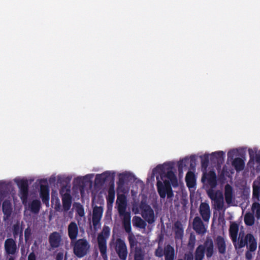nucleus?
<instances>
[{
	"mask_svg": "<svg viewBox=\"0 0 260 260\" xmlns=\"http://www.w3.org/2000/svg\"><path fill=\"white\" fill-rule=\"evenodd\" d=\"M115 250L121 260H126L127 256V249L124 240L117 238L115 242Z\"/></svg>",
	"mask_w": 260,
	"mask_h": 260,
	"instance_id": "0eeeda50",
	"label": "nucleus"
},
{
	"mask_svg": "<svg viewBox=\"0 0 260 260\" xmlns=\"http://www.w3.org/2000/svg\"><path fill=\"white\" fill-rule=\"evenodd\" d=\"M40 196L43 204L49 205V188L48 185H40Z\"/></svg>",
	"mask_w": 260,
	"mask_h": 260,
	"instance_id": "f8f14e48",
	"label": "nucleus"
},
{
	"mask_svg": "<svg viewBox=\"0 0 260 260\" xmlns=\"http://www.w3.org/2000/svg\"><path fill=\"white\" fill-rule=\"evenodd\" d=\"M237 151L235 149L229 151L228 153V158L229 160L234 159V157L236 155Z\"/></svg>",
	"mask_w": 260,
	"mask_h": 260,
	"instance_id": "09e8293b",
	"label": "nucleus"
},
{
	"mask_svg": "<svg viewBox=\"0 0 260 260\" xmlns=\"http://www.w3.org/2000/svg\"><path fill=\"white\" fill-rule=\"evenodd\" d=\"M178 260H183V259H178Z\"/></svg>",
	"mask_w": 260,
	"mask_h": 260,
	"instance_id": "e2e57ef3",
	"label": "nucleus"
},
{
	"mask_svg": "<svg viewBox=\"0 0 260 260\" xmlns=\"http://www.w3.org/2000/svg\"><path fill=\"white\" fill-rule=\"evenodd\" d=\"M244 220L245 224L248 226H251L254 223V217L253 214L248 212L244 216Z\"/></svg>",
	"mask_w": 260,
	"mask_h": 260,
	"instance_id": "72a5a7b5",
	"label": "nucleus"
},
{
	"mask_svg": "<svg viewBox=\"0 0 260 260\" xmlns=\"http://www.w3.org/2000/svg\"><path fill=\"white\" fill-rule=\"evenodd\" d=\"M140 208L142 211V216L149 223L152 224L155 221L154 213L151 207L146 204H142Z\"/></svg>",
	"mask_w": 260,
	"mask_h": 260,
	"instance_id": "423d86ee",
	"label": "nucleus"
},
{
	"mask_svg": "<svg viewBox=\"0 0 260 260\" xmlns=\"http://www.w3.org/2000/svg\"><path fill=\"white\" fill-rule=\"evenodd\" d=\"M4 248L7 254H15L17 251V245L15 241L12 238L7 239L5 241Z\"/></svg>",
	"mask_w": 260,
	"mask_h": 260,
	"instance_id": "1a4fd4ad",
	"label": "nucleus"
},
{
	"mask_svg": "<svg viewBox=\"0 0 260 260\" xmlns=\"http://www.w3.org/2000/svg\"><path fill=\"white\" fill-rule=\"evenodd\" d=\"M190 167L191 169H193L196 167V159L194 155H191L189 159Z\"/></svg>",
	"mask_w": 260,
	"mask_h": 260,
	"instance_id": "de8ad7c7",
	"label": "nucleus"
},
{
	"mask_svg": "<svg viewBox=\"0 0 260 260\" xmlns=\"http://www.w3.org/2000/svg\"><path fill=\"white\" fill-rule=\"evenodd\" d=\"M5 185V183L2 181H0V193H2L3 191V189L4 188V186Z\"/></svg>",
	"mask_w": 260,
	"mask_h": 260,
	"instance_id": "13d9d810",
	"label": "nucleus"
},
{
	"mask_svg": "<svg viewBox=\"0 0 260 260\" xmlns=\"http://www.w3.org/2000/svg\"><path fill=\"white\" fill-rule=\"evenodd\" d=\"M103 208L101 207L95 206L93 209L92 224L94 229L100 224L102 216Z\"/></svg>",
	"mask_w": 260,
	"mask_h": 260,
	"instance_id": "9b49d317",
	"label": "nucleus"
},
{
	"mask_svg": "<svg viewBox=\"0 0 260 260\" xmlns=\"http://www.w3.org/2000/svg\"><path fill=\"white\" fill-rule=\"evenodd\" d=\"M8 260H15L14 259V258L11 256L9 258Z\"/></svg>",
	"mask_w": 260,
	"mask_h": 260,
	"instance_id": "052dcab7",
	"label": "nucleus"
},
{
	"mask_svg": "<svg viewBox=\"0 0 260 260\" xmlns=\"http://www.w3.org/2000/svg\"><path fill=\"white\" fill-rule=\"evenodd\" d=\"M199 213L205 222H208L211 216L209 205L206 202H202L199 207Z\"/></svg>",
	"mask_w": 260,
	"mask_h": 260,
	"instance_id": "6e6552de",
	"label": "nucleus"
},
{
	"mask_svg": "<svg viewBox=\"0 0 260 260\" xmlns=\"http://www.w3.org/2000/svg\"><path fill=\"white\" fill-rule=\"evenodd\" d=\"M165 260H174L175 250L173 247L168 244L164 248V255Z\"/></svg>",
	"mask_w": 260,
	"mask_h": 260,
	"instance_id": "393cba45",
	"label": "nucleus"
},
{
	"mask_svg": "<svg viewBox=\"0 0 260 260\" xmlns=\"http://www.w3.org/2000/svg\"><path fill=\"white\" fill-rule=\"evenodd\" d=\"M63 253L62 252H58L56 256L55 259L56 260H63Z\"/></svg>",
	"mask_w": 260,
	"mask_h": 260,
	"instance_id": "6e6d98bb",
	"label": "nucleus"
},
{
	"mask_svg": "<svg viewBox=\"0 0 260 260\" xmlns=\"http://www.w3.org/2000/svg\"><path fill=\"white\" fill-rule=\"evenodd\" d=\"M232 166L238 172L243 170L244 168L245 163L244 160L239 157L236 158L232 161Z\"/></svg>",
	"mask_w": 260,
	"mask_h": 260,
	"instance_id": "c85d7f7f",
	"label": "nucleus"
},
{
	"mask_svg": "<svg viewBox=\"0 0 260 260\" xmlns=\"http://www.w3.org/2000/svg\"><path fill=\"white\" fill-rule=\"evenodd\" d=\"M208 183L212 188L217 185V177L214 171H211L208 174Z\"/></svg>",
	"mask_w": 260,
	"mask_h": 260,
	"instance_id": "2f4dec72",
	"label": "nucleus"
},
{
	"mask_svg": "<svg viewBox=\"0 0 260 260\" xmlns=\"http://www.w3.org/2000/svg\"><path fill=\"white\" fill-rule=\"evenodd\" d=\"M13 233L14 237L20 235V237L22 236V229H20L18 224H15L13 226Z\"/></svg>",
	"mask_w": 260,
	"mask_h": 260,
	"instance_id": "a19ab883",
	"label": "nucleus"
},
{
	"mask_svg": "<svg viewBox=\"0 0 260 260\" xmlns=\"http://www.w3.org/2000/svg\"><path fill=\"white\" fill-rule=\"evenodd\" d=\"M205 252L208 258L211 257L213 255L214 243L210 238H207L203 245L201 244L197 247L194 253L195 260H203Z\"/></svg>",
	"mask_w": 260,
	"mask_h": 260,
	"instance_id": "f03ea898",
	"label": "nucleus"
},
{
	"mask_svg": "<svg viewBox=\"0 0 260 260\" xmlns=\"http://www.w3.org/2000/svg\"><path fill=\"white\" fill-rule=\"evenodd\" d=\"M248 152H249L250 157L251 158H253L254 157V151L251 149H249Z\"/></svg>",
	"mask_w": 260,
	"mask_h": 260,
	"instance_id": "4d7b16f0",
	"label": "nucleus"
},
{
	"mask_svg": "<svg viewBox=\"0 0 260 260\" xmlns=\"http://www.w3.org/2000/svg\"><path fill=\"white\" fill-rule=\"evenodd\" d=\"M252 252L249 249L245 253V257L247 260H251L252 258Z\"/></svg>",
	"mask_w": 260,
	"mask_h": 260,
	"instance_id": "864d4df0",
	"label": "nucleus"
},
{
	"mask_svg": "<svg viewBox=\"0 0 260 260\" xmlns=\"http://www.w3.org/2000/svg\"><path fill=\"white\" fill-rule=\"evenodd\" d=\"M154 255L155 256L158 257H162L164 255V249L158 245L157 248L155 249L154 252Z\"/></svg>",
	"mask_w": 260,
	"mask_h": 260,
	"instance_id": "c03bdc74",
	"label": "nucleus"
},
{
	"mask_svg": "<svg viewBox=\"0 0 260 260\" xmlns=\"http://www.w3.org/2000/svg\"><path fill=\"white\" fill-rule=\"evenodd\" d=\"M202 167L206 168L209 164V155L205 154L201 156Z\"/></svg>",
	"mask_w": 260,
	"mask_h": 260,
	"instance_id": "79ce46f5",
	"label": "nucleus"
},
{
	"mask_svg": "<svg viewBox=\"0 0 260 260\" xmlns=\"http://www.w3.org/2000/svg\"><path fill=\"white\" fill-rule=\"evenodd\" d=\"M110 234V229L109 227L104 225L102 232L98 235L97 238L99 250L104 259L107 258V240L109 238Z\"/></svg>",
	"mask_w": 260,
	"mask_h": 260,
	"instance_id": "7ed1b4c3",
	"label": "nucleus"
},
{
	"mask_svg": "<svg viewBox=\"0 0 260 260\" xmlns=\"http://www.w3.org/2000/svg\"><path fill=\"white\" fill-rule=\"evenodd\" d=\"M185 260H193V255L192 252H190L188 253L185 254Z\"/></svg>",
	"mask_w": 260,
	"mask_h": 260,
	"instance_id": "603ef678",
	"label": "nucleus"
},
{
	"mask_svg": "<svg viewBox=\"0 0 260 260\" xmlns=\"http://www.w3.org/2000/svg\"><path fill=\"white\" fill-rule=\"evenodd\" d=\"M2 210L5 217L8 219L11 216L12 212V205L9 201L5 200L3 202Z\"/></svg>",
	"mask_w": 260,
	"mask_h": 260,
	"instance_id": "b1692460",
	"label": "nucleus"
},
{
	"mask_svg": "<svg viewBox=\"0 0 260 260\" xmlns=\"http://www.w3.org/2000/svg\"><path fill=\"white\" fill-rule=\"evenodd\" d=\"M247 247L251 251H255L257 248V242L254 236L250 234L246 235Z\"/></svg>",
	"mask_w": 260,
	"mask_h": 260,
	"instance_id": "aec40b11",
	"label": "nucleus"
},
{
	"mask_svg": "<svg viewBox=\"0 0 260 260\" xmlns=\"http://www.w3.org/2000/svg\"><path fill=\"white\" fill-rule=\"evenodd\" d=\"M71 245L73 247L74 254L79 258L85 256L89 251L90 245L85 239H79Z\"/></svg>",
	"mask_w": 260,
	"mask_h": 260,
	"instance_id": "20e7f679",
	"label": "nucleus"
},
{
	"mask_svg": "<svg viewBox=\"0 0 260 260\" xmlns=\"http://www.w3.org/2000/svg\"><path fill=\"white\" fill-rule=\"evenodd\" d=\"M253 212H255V216L257 219L260 218V204L257 202L253 203L251 207Z\"/></svg>",
	"mask_w": 260,
	"mask_h": 260,
	"instance_id": "58836bf2",
	"label": "nucleus"
},
{
	"mask_svg": "<svg viewBox=\"0 0 260 260\" xmlns=\"http://www.w3.org/2000/svg\"><path fill=\"white\" fill-rule=\"evenodd\" d=\"M175 238L181 240L183 237L184 231L182 223L177 221L174 223Z\"/></svg>",
	"mask_w": 260,
	"mask_h": 260,
	"instance_id": "5701e85b",
	"label": "nucleus"
},
{
	"mask_svg": "<svg viewBox=\"0 0 260 260\" xmlns=\"http://www.w3.org/2000/svg\"><path fill=\"white\" fill-rule=\"evenodd\" d=\"M19 188V197L23 205L27 202L28 196V182L26 179H21L17 182Z\"/></svg>",
	"mask_w": 260,
	"mask_h": 260,
	"instance_id": "39448f33",
	"label": "nucleus"
},
{
	"mask_svg": "<svg viewBox=\"0 0 260 260\" xmlns=\"http://www.w3.org/2000/svg\"><path fill=\"white\" fill-rule=\"evenodd\" d=\"M74 182L76 185L80 186L83 183V181L81 177H77L74 179Z\"/></svg>",
	"mask_w": 260,
	"mask_h": 260,
	"instance_id": "3c124183",
	"label": "nucleus"
},
{
	"mask_svg": "<svg viewBox=\"0 0 260 260\" xmlns=\"http://www.w3.org/2000/svg\"><path fill=\"white\" fill-rule=\"evenodd\" d=\"M238 230L239 228L237 223H233L231 224L229 229L230 235L235 248H237V245L235 243L237 242Z\"/></svg>",
	"mask_w": 260,
	"mask_h": 260,
	"instance_id": "4be33fe9",
	"label": "nucleus"
},
{
	"mask_svg": "<svg viewBox=\"0 0 260 260\" xmlns=\"http://www.w3.org/2000/svg\"><path fill=\"white\" fill-rule=\"evenodd\" d=\"M60 205L59 201H58L57 204H56V205H55V209L56 211H58V209H60Z\"/></svg>",
	"mask_w": 260,
	"mask_h": 260,
	"instance_id": "bf43d9fd",
	"label": "nucleus"
},
{
	"mask_svg": "<svg viewBox=\"0 0 260 260\" xmlns=\"http://www.w3.org/2000/svg\"><path fill=\"white\" fill-rule=\"evenodd\" d=\"M121 216H123L122 219V225L125 231L131 234L132 232V227L131 223V213L129 212H126L122 214Z\"/></svg>",
	"mask_w": 260,
	"mask_h": 260,
	"instance_id": "a211bd4d",
	"label": "nucleus"
},
{
	"mask_svg": "<svg viewBox=\"0 0 260 260\" xmlns=\"http://www.w3.org/2000/svg\"><path fill=\"white\" fill-rule=\"evenodd\" d=\"M63 209L64 211H69L72 205V197L69 193H64L62 197Z\"/></svg>",
	"mask_w": 260,
	"mask_h": 260,
	"instance_id": "a878e982",
	"label": "nucleus"
},
{
	"mask_svg": "<svg viewBox=\"0 0 260 260\" xmlns=\"http://www.w3.org/2000/svg\"><path fill=\"white\" fill-rule=\"evenodd\" d=\"M28 260H37L36 255L34 252H31L29 254Z\"/></svg>",
	"mask_w": 260,
	"mask_h": 260,
	"instance_id": "5fc2aeb1",
	"label": "nucleus"
},
{
	"mask_svg": "<svg viewBox=\"0 0 260 260\" xmlns=\"http://www.w3.org/2000/svg\"><path fill=\"white\" fill-rule=\"evenodd\" d=\"M214 242L219 253L221 254H225L226 245L224 238L221 236H217L214 239Z\"/></svg>",
	"mask_w": 260,
	"mask_h": 260,
	"instance_id": "2eb2a0df",
	"label": "nucleus"
},
{
	"mask_svg": "<svg viewBox=\"0 0 260 260\" xmlns=\"http://www.w3.org/2000/svg\"><path fill=\"white\" fill-rule=\"evenodd\" d=\"M224 197L226 203L230 204L232 203L234 199V192L233 187L229 184L224 187Z\"/></svg>",
	"mask_w": 260,
	"mask_h": 260,
	"instance_id": "412c9836",
	"label": "nucleus"
},
{
	"mask_svg": "<svg viewBox=\"0 0 260 260\" xmlns=\"http://www.w3.org/2000/svg\"><path fill=\"white\" fill-rule=\"evenodd\" d=\"M235 243L237 245V248H238L239 249H240L245 247V246H247V240H246V236L244 238H240L238 243H236V242Z\"/></svg>",
	"mask_w": 260,
	"mask_h": 260,
	"instance_id": "37998d69",
	"label": "nucleus"
},
{
	"mask_svg": "<svg viewBox=\"0 0 260 260\" xmlns=\"http://www.w3.org/2000/svg\"><path fill=\"white\" fill-rule=\"evenodd\" d=\"M115 191L114 189V184H111L108 190V196L107 197V201L108 203L112 204L115 199Z\"/></svg>",
	"mask_w": 260,
	"mask_h": 260,
	"instance_id": "473e14b6",
	"label": "nucleus"
},
{
	"mask_svg": "<svg viewBox=\"0 0 260 260\" xmlns=\"http://www.w3.org/2000/svg\"><path fill=\"white\" fill-rule=\"evenodd\" d=\"M61 236L57 232L51 233L49 237V242L52 248H58L61 244Z\"/></svg>",
	"mask_w": 260,
	"mask_h": 260,
	"instance_id": "9d476101",
	"label": "nucleus"
},
{
	"mask_svg": "<svg viewBox=\"0 0 260 260\" xmlns=\"http://www.w3.org/2000/svg\"><path fill=\"white\" fill-rule=\"evenodd\" d=\"M133 226L140 229H145L147 225L146 222L140 217L135 216L133 218Z\"/></svg>",
	"mask_w": 260,
	"mask_h": 260,
	"instance_id": "7c9ffc66",
	"label": "nucleus"
},
{
	"mask_svg": "<svg viewBox=\"0 0 260 260\" xmlns=\"http://www.w3.org/2000/svg\"><path fill=\"white\" fill-rule=\"evenodd\" d=\"M193 229L197 233L201 234H204L206 232V229L204 223L199 216H196L193 220Z\"/></svg>",
	"mask_w": 260,
	"mask_h": 260,
	"instance_id": "dca6fc26",
	"label": "nucleus"
},
{
	"mask_svg": "<svg viewBox=\"0 0 260 260\" xmlns=\"http://www.w3.org/2000/svg\"><path fill=\"white\" fill-rule=\"evenodd\" d=\"M214 205L218 210H221L223 207V197L222 193H219L218 198L213 200Z\"/></svg>",
	"mask_w": 260,
	"mask_h": 260,
	"instance_id": "f704fd0d",
	"label": "nucleus"
},
{
	"mask_svg": "<svg viewBox=\"0 0 260 260\" xmlns=\"http://www.w3.org/2000/svg\"><path fill=\"white\" fill-rule=\"evenodd\" d=\"M259 188L254 187L253 189V197H255L259 201Z\"/></svg>",
	"mask_w": 260,
	"mask_h": 260,
	"instance_id": "8fccbe9b",
	"label": "nucleus"
},
{
	"mask_svg": "<svg viewBox=\"0 0 260 260\" xmlns=\"http://www.w3.org/2000/svg\"><path fill=\"white\" fill-rule=\"evenodd\" d=\"M189 163V159L188 158H184L180 160L178 163V169L179 173L180 174L183 171V169L187 166Z\"/></svg>",
	"mask_w": 260,
	"mask_h": 260,
	"instance_id": "4c0bfd02",
	"label": "nucleus"
},
{
	"mask_svg": "<svg viewBox=\"0 0 260 260\" xmlns=\"http://www.w3.org/2000/svg\"><path fill=\"white\" fill-rule=\"evenodd\" d=\"M128 240L130 248L131 250H134V249L138 246V242L135 236L133 234H131L128 235Z\"/></svg>",
	"mask_w": 260,
	"mask_h": 260,
	"instance_id": "e433bc0d",
	"label": "nucleus"
},
{
	"mask_svg": "<svg viewBox=\"0 0 260 260\" xmlns=\"http://www.w3.org/2000/svg\"><path fill=\"white\" fill-rule=\"evenodd\" d=\"M41 208V201L39 200H34L28 204V209L34 214H38Z\"/></svg>",
	"mask_w": 260,
	"mask_h": 260,
	"instance_id": "bb28decb",
	"label": "nucleus"
},
{
	"mask_svg": "<svg viewBox=\"0 0 260 260\" xmlns=\"http://www.w3.org/2000/svg\"><path fill=\"white\" fill-rule=\"evenodd\" d=\"M111 177V173L109 171L104 172L101 174H98L95 178V184L96 185H103Z\"/></svg>",
	"mask_w": 260,
	"mask_h": 260,
	"instance_id": "6ab92c4d",
	"label": "nucleus"
},
{
	"mask_svg": "<svg viewBox=\"0 0 260 260\" xmlns=\"http://www.w3.org/2000/svg\"><path fill=\"white\" fill-rule=\"evenodd\" d=\"M258 248H259V249H260V245H259Z\"/></svg>",
	"mask_w": 260,
	"mask_h": 260,
	"instance_id": "680f3d73",
	"label": "nucleus"
},
{
	"mask_svg": "<svg viewBox=\"0 0 260 260\" xmlns=\"http://www.w3.org/2000/svg\"><path fill=\"white\" fill-rule=\"evenodd\" d=\"M173 167L170 164L165 163L162 165H158L156 170H158L160 178L163 180L164 178H167L169 180H164L162 183L159 179V177H156L158 193L161 199H165L167 196L168 199H171L174 196V193L171 185L174 187L178 186V180L176 176L172 171Z\"/></svg>",
	"mask_w": 260,
	"mask_h": 260,
	"instance_id": "f257e3e1",
	"label": "nucleus"
},
{
	"mask_svg": "<svg viewBox=\"0 0 260 260\" xmlns=\"http://www.w3.org/2000/svg\"><path fill=\"white\" fill-rule=\"evenodd\" d=\"M196 243V238L194 236L191 235L189 237L188 243V247L191 250H192L194 248V245Z\"/></svg>",
	"mask_w": 260,
	"mask_h": 260,
	"instance_id": "a18cd8bd",
	"label": "nucleus"
},
{
	"mask_svg": "<svg viewBox=\"0 0 260 260\" xmlns=\"http://www.w3.org/2000/svg\"><path fill=\"white\" fill-rule=\"evenodd\" d=\"M225 153L222 151H216L211 154L210 160L220 167L224 160Z\"/></svg>",
	"mask_w": 260,
	"mask_h": 260,
	"instance_id": "4468645a",
	"label": "nucleus"
},
{
	"mask_svg": "<svg viewBox=\"0 0 260 260\" xmlns=\"http://www.w3.org/2000/svg\"><path fill=\"white\" fill-rule=\"evenodd\" d=\"M129 175L127 174H121L119 176L118 181L117 182L118 189L123 187L125 182L128 180Z\"/></svg>",
	"mask_w": 260,
	"mask_h": 260,
	"instance_id": "c9c22d12",
	"label": "nucleus"
},
{
	"mask_svg": "<svg viewBox=\"0 0 260 260\" xmlns=\"http://www.w3.org/2000/svg\"><path fill=\"white\" fill-rule=\"evenodd\" d=\"M186 185L188 188H192L196 185V177L193 172L189 171L185 177Z\"/></svg>",
	"mask_w": 260,
	"mask_h": 260,
	"instance_id": "cd10ccee",
	"label": "nucleus"
},
{
	"mask_svg": "<svg viewBox=\"0 0 260 260\" xmlns=\"http://www.w3.org/2000/svg\"><path fill=\"white\" fill-rule=\"evenodd\" d=\"M133 251L134 260H144L145 253L141 247H136Z\"/></svg>",
	"mask_w": 260,
	"mask_h": 260,
	"instance_id": "c756f323",
	"label": "nucleus"
},
{
	"mask_svg": "<svg viewBox=\"0 0 260 260\" xmlns=\"http://www.w3.org/2000/svg\"><path fill=\"white\" fill-rule=\"evenodd\" d=\"M31 235V231L29 227H27L24 231L25 240L27 242L30 238Z\"/></svg>",
	"mask_w": 260,
	"mask_h": 260,
	"instance_id": "49530a36",
	"label": "nucleus"
},
{
	"mask_svg": "<svg viewBox=\"0 0 260 260\" xmlns=\"http://www.w3.org/2000/svg\"><path fill=\"white\" fill-rule=\"evenodd\" d=\"M78 227L77 223L74 221H72L68 225V236L71 240V244H73L78 234Z\"/></svg>",
	"mask_w": 260,
	"mask_h": 260,
	"instance_id": "ddd939ff",
	"label": "nucleus"
},
{
	"mask_svg": "<svg viewBox=\"0 0 260 260\" xmlns=\"http://www.w3.org/2000/svg\"><path fill=\"white\" fill-rule=\"evenodd\" d=\"M117 203H118V210L119 215L121 216L122 214L126 213L127 212L125 211L126 201L124 194H117Z\"/></svg>",
	"mask_w": 260,
	"mask_h": 260,
	"instance_id": "f3484780",
	"label": "nucleus"
},
{
	"mask_svg": "<svg viewBox=\"0 0 260 260\" xmlns=\"http://www.w3.org/2000/svg\"><path fill=\"white\" fill-rule=\"evenodd\" d=\"M220 193L222 192L219 190L214 191L213 189H209L207 191L208 195L212 201H213L217 198H218V196H219Z\"/></svg>",
	"mask_w": 260,
	"mask_h": 260,
	"instance_id": "ea45409f",
	"label": "nucleus"
}]
</instances>
